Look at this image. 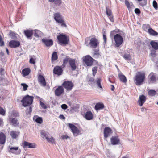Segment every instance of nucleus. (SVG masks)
<instances>
[{"mask_svg":"<svg viewBox=\"0 0 158 158\" xmlns=\"http://www.w3.org/2000/svg\"><path fill=\"white\" fill-rule=\"evenodd\" d=\"M69 64L72 71H74L76 69L77 66L75 63V59H70L69 61Z\"/></svg>","mask_w":158,"mask_h":158,"instance_id":"14","label":"nucleus"},{"mask_svg":"<svg viewBox=\"0 0 158 158\" xmlns=\"http://www.w3.org/2000/svg\"><path fill=\"white\" fill-rule=\"evenodd\" d=\"M30 58L29 62L31 64H35V61L36 60V58L35 56H29Z\"/></svg>","mask_w":158,"mask_h":158,"instance_id":"39","label":"nucleus"},{"mask_svg":"<svg viewBox=\"0 0 158 158\" xmlns=\"http://www.w3.org/2000/svg\"><path fill=\"white\" fill-rule=\"evenodd\" d=\"M112 133L111 129L108 127H106L104 131V136L106 139Z\"/></svg>","mask_w":158,"mask_h":158,"instance_id":"18","label":"nucleus"},{"mask_svg":"<svg viewBox=\"0 0 158 158\" xmlns=\"http://www.w3.org/2000/svg\"><path fill=\"white\" fill-rule=\"evenodd\" d=\"M68 126L71 130L74 136H77L79 134V130L74 125L69 123L68 124Z\"/></svg>","mask_w":158,"mask_h":158,"instance_id":"8","label":"nucleus"},{"mask_svg":"<svg viewBox=\"0 0 158 158\" xmlns=\"http://www.w3.org/2000/svg\"><path fill=\"white\" fill-rule=\"evenodd\" d=\"M111 90L112 91H113L114 89V87L113 85H111Z\"/></svg>","mask_w":158,"mask_h":158,"instance_id":"61","label":"nucleus"},{"mask_svg":"<svg viewBox=\"0 0 158 158\" xmlns=\"http://www.w3.org/2000/svg\"><path fill=\"white\" fill-rule=\"evenodd\" d=\"M23 147L25 148L28 147L29 148H32L36 147V144L33 143H30L26 141H24L23 143Z\"/></svg>","mask_w":158,"mask_h":158,"instance_id":"12","label":"nucleus"},{"mask_svg":"<svg viewBox=\"0 0 158 158\" xmlns=\"http://www.w3.org/2000/svg\"><path fill=\"white\" fill-rule=\"evenodd\" d=\"M34 97L33 96L27 95L23 98L21 101L22 105L24 107H26L31 105L33 102Z\"/></svg>","mask_w":158,"mask_h":158,"instance_id":"3","label":"nucleus"},{"mask_svg":"<svg viewBox=\"0 0 158 158\" xmlns=\"http://www.w3.org/2000/svg\"><path fill=\"white\" fill-rule=\"evenodd\" d=\"M116 32V31H111L110 33V36L111 37L113 36L114 35V36Z\"/></svg>","mask_w":158,"mask_h":158,"instance_id":"56","label":"nucleus"},{"mask_svg":"<svg viewBox=\"0 0 158 158\" xmlns=\"http://www.w3.org/2000/svg\"><path fill=\"white\" fill-rule=\"evenodd\" d=\"M101 80L99 78H97L95 81V83L96 84V85L98 88L102 89V88L101 84Z\"/></svg>","mask_w":158,"mask_h":158,"instance_id":"35","label":"nucleus"},{"mask_svg":"<svg viewBox=\"0 0 158 158\" xmlns=\"http://www.w3.org/2000/svg\"><path fill=\"white\" fill-rule=\"evenodd\" d=\"M63 85L67 90H70L73 86V84L71 81H66L63 83Z\"/></svg>","mask_w":158,"mask_h":158,"instance_id":"10","label":"nucleus"},{"mask_svg":"<svg viewBox=\"0 0 158 158\" xmlns=\"http://www.w3.org/2000/svg\"><path fill=\"white\" fill-rule=\"evenodd\" d=\"M106 14L109 18L110 20L112 22H113L114 20L111 10L108 9L106 7Z\"/></svg>","mask_w":158,"mask_h":158,"instance_id":"24","label":"nucleus"},{"mask_svg":"<svg viewBox=\"0 0 158 158\" xmlns=\"http://www.w3.org/2000/svg\"><path fill=\"white\" fill-rule=\"evenodd\" d=\"M41 134L42 137L45 138L47 140L49 143H55V139L52 136L49 137V133L47 131H42Z\"/></svg>","mask_w":158,"mask_h":158,"instance_id":"5","label":"nucleus"},{"mask_svg":"<svg viewBox=\"0 0 158 158\" xmlns=\"http://www.w3.org/2000/svg\"><path fill=\"white\" fill-rule=\"evenodd\" d=\"M114 39L115 42V45L117 47H119L123 43V39L122 36L118 34H116L114 35Z\"/></svg>","mask_w":158,"mask_h":158,"instance_id":"7","label":"nucleus"},{"mask_svg":"<svg viewBox=\"0 0 158 158\" xmlns=\"http://www.w3.org/2000/svg\"><path fill=\"white\" fill-rule=\"evenodd\" d=\"M145 78V74L144 73L138 72L134 77V79L135 84L137 85H139L143 84Z\"/></svg>","mask_w":158,"mask_h":158,"instance_id":"2","label":"nucleus"},{"mask_svg":"<svg viewBox=\"0 0 158 158\" xmlns=\"http://www.w3.org/2000/svg\"><path fill=\"white\" fill-rule=\"evenodd\" d=\"M123 57L126 60H130L131 59V56L129 53H125Z\"/></svg>","mask_w":158,"mask_h":158,"instance_id":"37","label":"nucleus"},{"mask_svg":"<svg viewBox=\"0 0 158 158\" xmlns=\"http://www.w3.org/2000/svg\"><path fill=\"white\" fill-rule=\"evenodd\" d=\"M6 137L2 132L0 133V144H4L5 142Z\"/></svg>","mask_w":158,"mask_h":158,"instance_id":"27","label":"nucleus"},{"mask_svg":"<svg viewBox=\"0 0 158 158\" xmlns=\"http://www.w3.org/2000/svg\"><path fill=\"white\" fill-rule=\"evenodd\" d=\"M21 85L23 87V90L24 91H25L27 89V88L28 87V86L26 84H21Z\"/></svg>","mask_w":158,"mask_h":158,"instance_id":"50","label":"nucleus"},{"mask_svg":"<svg viewBox=\"0 0 158 158\" xmlns=\"http://www.w3.org/2000/svg\"><path fill=\"white\" fill-rule=\"evenodd\" d=\"M30 70L29 68H25L22 71V73L24 76L28 75L30 73Z\"/></svg>","mask_w":158,"mask_h":158,"instance_id":"31","label":"nucleus"},{"mask_svg":"<svg viewBox=\"0 0 158 158\" xmlns=\"http://www.w3.org/2000/svg\"><path fill=\"white\" fill-rule=\"evenodd\" d=\"M58 58V56L57 52H54L52 56V61L56 60Z\"/></svg>","mask_w":158,"mask_h":158,"instance_id":"38","label":"nucleus"},{"mask_svg":"<svg viewBox=\"0 0 158 158\" xmlns=\"http://www.w3.org/2000/svg\"><path fill=\"white\" fill-rule=\"evenodd\" d=\"M147 4V3L146 2L144 1L143 3H140V5L142 6H145Z\"/></svg>","mask_w":158,"mask_h":158,"instance_id":"60","label":"nucleus"},{"mask_svg":"<svg viewBox=\"0 0 158 158\" xmlns=\"http://www.w3.org/2000/svg\"><path fill=\"white\" fill-rule=\"evenodd\" d=\"M156 94V91L154 90H150L148 92V94L151 96H155Z\"/></svg>","mask_w":158,"mask_h":158,"instance_id":"40","label":"nucleus"},{"mask_svg":"<svg viewBox=\"0 0 158 158\" xmlns=\"http://www.w3.org/2000/svg\"><path fill=\"white\" fill-rule=\"evenodd\" d=\"M57 23L60 24L62 27H67V26L64 21L63 19L60 20Z\"/></svg>","mask_w":158,"mask_h":158,"instance_id":"41","label":"nucleus"},{"mask_svg":"<svg viewBox=\"0 0 158 158\" xmlns=\"http://www.w3.org/2000/svg\"><path fill=\"white\" fill-rule=\"evenodd\" d=\"M118 77L121 81L123 83H126L127 82V79L126 77L122 73H118Z\"/></svg>","mask_w":158,"mask_h":158,"instance_id":"28","label":"nucleus"},{"mask_svg":"<svg viewBox=\"0 0 158 158\" xmlns=\"http://www.w3.org/2000/svg\"><path fill=\"white\" fill-rule=\"evenodd\" d=\"M59 117L60 119H65V117L62 114L60 115L59 116Z\"/></svg>","mask_w":158,"mask_h":158,"instance_id":"59","label":"nucleus"},{"mask_svg":"<svg viewBox=\"0 0 158 158\" xmlns=\"http://www.w3.org/2000/svg\"><path fill=\"white\" fill-rule=\"evenodd\" d=\"M151 54L152 56L154 57L156 56V54L155 51H152L151 52Z\"/></svg>","mask_w":158,"mask_h":158,"instance_id":"57","label":"nucleus"},{"mask_svg":"<svg viewBox=\"0 0 158 158\" xmlns=\"http://www.w3.org/2000/svg\"><path fill=\"white\" fill-rule=\"evenodd\" d=\"M57 39L60 43L66 45L68 43V39L64 34H60L57 36Z\"/></svg>","mask_w":158,"mask_h":158,"instance_id":"6","label":"nucleus"},{"mask_svg":"<svg viewBox=\"0 0 158 158\" xmlns=\"http://www.w3.org/2000/svg\"><path fill=\"white\" fill-rule=\"evenodd\" d=\"M3 123L2 119V118H0V126Z\"/></svg>","mask_w":158,"mask_h":158,"instance_id":"62","label":"nucleus"},{"mask_svg":"<svg viewBox=\"0 0 158 158\" xmlns=\"http://www.w3.org/2000/svg\"><path fill=\"white\" fill-rule=\"evenodd\" d=\"M42 119L41 118L38 117L36 118L35 121L39 123H41L42 122Z\"/></svg>","mask_w":158,"mask_h":158,"instance_id":"47","label":"nucleus"},{"mask_svg":"<svg viewBox=\"0 0 158 158\" xmlns=\"http://www.w3.org/2000/svg\"><path fill=\"white\" fill-rule=\"evenodd\" d=\"M24 33L27 38L31 39L33 32L32 30H27L24 31Z\"/></svg>","mask_w":158,"mask_h":158,"instance_id":"22","label":"nucleus"},{"mask_svg":"<svg viewBox=\"0 0 158 158\" xmlns=\"http://www.w3.org/2000/svg\"><path fill=\"white\" fill-rule=\"evenodd\" d=\"M19 134V132L14 131H11L10 135L11 137L13 139L17 138Z\"/></svg>","mask_w":158,"mask_h":158,"instance_id":"29","label":"nucleus"},{"mask_svg":"<svg viewBox=\"0 0 158 158\" xmlns=\"http://www.w3.org/2000/svg\"><path fill=\"white\" fill-rule=\"evenodd\" d=\"M40 105L41 107L44 109H46L47 108L46 105L41 101H40Z\"/></svg>","mask_w":158,"mask_h":158,"instance_id":"44","label":"nucleus"},{"mask_svg":"<svg viewBox=\"0 0 158 158\" xmlns=\"http://www.w3.org/2000/svg\"><path fill=\"white\" fill-rule=\"evenodd\" d=\"M20 43L17 41L11 40L9 43V46L12 48H15L19 46Z\"/></svg>","mask_w":158,"mask_h":158,"instance_id":"15","label":"nucleus"},{"mask_svg":"<svg viewBox=\"0 0 158 158\" xmlns=\"http://www.w3.org/2000/svg\"><path fill=\"white\" fill-rule=\"evenodd\" d=\"M9 152L16 155L20 154L21 152V150L18 148V147H11L10 148Z\"/></svg>","mask_w":158,"mask_h":158,"instance_id":"11","label":"nucleus"},{"mask_svg":"<svg viewBox=\"0 0 158 158\" xmlns=\"http://www.w3.org/2000/svg\"><path fill=\"white\" fill-rule=\"evenodd\" d=\"M70 59H72V58H70L69 57H66L63 60V63L64 64H66L67 62L69 63V61L70 60Z\"/></svg>","mask_w":158,"mask_h":158,"instance_id":"45","label":"nucleus"},{"mask_svg":"<svg viewBox=\"0 0 158 158\" xmlns=\"http://www.w3.org/2000/svg\"><path fill=\"white\" fill-rule=\"evenodd\" d=\"M148 32L150 34L153 36H156L158 35L157 32L152 28L149 29L148 30Z\"/></svg>","mask_w":158,"mask_h":158,"instance_id":"32","label":"nucleus"},{"mask_svg":"<svg viewBox=\"0 0 158 158\" xmlns=\"http://www.w3.org/2000/svg\"><path fill=\"white\" fill-rule=\"evenodd\" d=\"M62 69L59 66L55 67L53 70V73L56 74L58 75H61L62 72Z\"/></svg>","mask_w":158,"mask_h":158,"instance_id":"20","label":"nucleus"},{"mask_svg":"<svg viewBox=\"0 0 158 158\" xmlns=\"http://www.w3.org/2000/svg\"><path fill=\"white\" fill-rule=\"evenodd\" d=\"M32 111V107L31 106H29L27 109L26 113L27 114H28V113H30Z\"/></svg>","mask_w":158,"mask_h":158,"instance_id":"51","label":"nucleus"},{"mask_svg":"<svg viewBox=\"0 0 158 158\" xmlns=\"http://www.w3.org/2000/svg\"><path fill=\"white\" fill-rule=\"evenodd\" d=\"M125 5L127 6V7L128 8V9H130L131 8H132L133 6V4L132 3H130L129 2L127 1L126 0L125 1Z\"/></svg>","mask_w":158,"mask_h":158,"instance_id":"34","label":"nucleus"},{"mask_svg":"<svg viewBox=\"0 0 158 158\" xmlns=\"http://www.w3.org/2000/svg\"><path fill=\"white\" fill-rule=\"evenodd\" d=\"M99 53L98 52H95L94 53L93 57L95 58H98L100 56Z\"/></svg>","mask_w":158,"mask_h":158,"instance_id":"43","label":"nucleus"},{"mask_svg":"<svg viewBox=\"0 0 158 158\" xmlns=\"http://www.w3.org/2000/svg\"><path fill=\"white\" fill-rule=\"evenodd\" d=\"M61 137L63 139H67L68 138H69V137L66 135H63Z\"/></svg>","mask_w":158,"mask_h":158,"instance_id":"58","label":"nucleus"},{"mask_svg":"<svg viewBox=\"0 0 158 158\" xmlns=\"http://www.w3.org/2000/svg\"><path fill=\"white\" fill-rule=\"evenodd\" d=\"M135 12L137 14H139L141 13L140 10L138 8H136L135 10Z\"/></svg>","mask_w":158,"mask_h":158,"instance_id":"54","label":"nucleus"},{"mask_svg":"<svg viewBox=\"0 0 158 158\" xmlns=\"http://www.w3.org/2000/svg\"><path fill=\"white\" fill-rule=\"evenodd\" d=\"M19 116L18 113H13L11 115L9 116V120L11 125L17 127L19 124V122L15 118H13L12 116L17 117Z\"/></svg>","mask_w":158,"mask_h":158,"instance_id":"4","label":"nucleus"},{"mask_svg":"<svg viewBox=\"0 0 158 158\" xmlns=\"http://www.w3.org/2000/svg\"><path fill=\"white\" fill-rule=\"evenodd\" d=\"M89 81H90L92 82H94V79L92 78H90V79H89Z\"/></svg>","mask_w":158,"mask_h":158,"instance_id":"63","label":"nucleus"},{"mask_svg":"<svg viewBox=\"0 0 158 158\" xmlns=\"http://www.w3.org/2000/svg\"><path fill=\"white\" fill-rule=\"evenodd\" d=\"M111 143L113 145H116L119 143V139L118 137H112L110 139Z\"/></svg>","mask_w":158,"mask_h":158,"instance_id":"25","label":"nucleus"},{"mask_svg":"<svg viewBox=\"0 0 158 158\" xmlns=\"http://www.w3.org/2000/svg\"><path fill=\"white\" fill-rule=\"evenodd\" d=\"M63 92L64 88L61 86H59L55 91V95L57 96H60Z\"/></svg>","mask_w":158,"mask_h":158,"instance_id":"16","label":"nucleus"},{"mask_svg":"<svg viewBox=\"0 0 158 158\" xmlns=\"http://www.w3.org/2000/svg\"><path fill=\"white\" fill-rule=\"evenodd\" d=\"M97 68L96 67H94L92 68V71L93 72V75L94 76L97 73Z\"/></svg>","mask_w":158,"mask_h":158,"instance_id":"46","label":"nucleus"},{"mask_svg":"<svg viewBox=\"0 0 158 158\" xmlns=\"http://www.w3.org/2000/svg\"><path fill=\"white\" fill-rule=\"evenodd\" d=\"M55 3L56 5H59L61 3V0H55Z\"/></svg>","mask_w":158,"mask_h":158,"instance_id":"52","label":"nucleus"},{"mask_svg":"<svg viewBox=\"0 0 158 158\" xmlns=\"http://www.w3.org/2000/svg\"><path fill=\"white\" fill-rule=\"evenodd\" d=\"M93 59L89 55L85 56L83 59V61L88 66H91L93 64Z\"/></svg>","mask_w":158,"mask_h":158,"instance_id":"9","label":"nucleus"},{"mask_svg":"<svg viewBox=\"0 0 158 158\" xmlns=\"http://www.w3.org/2000/svg\"><path fill=\"white\" fill-rule=\"evenodd\" d=\"M150 45L155 50H158V43L152 41L150 42Z\"/></svg>","mask_w":158,"mask_h":158,"instance_id":"30","label":"nucleus"},{"mask_svg":"<svg viewBox=\"0 0 158 158\" xmlns=\"http://www.w3.org/2000/svg\"><path fill=\"white\" fill-rule=\"evenodd\" d=\"M85 118L88 120H90L92 119L93 115L92 113L90 111H88L86 112L85 114Z\"/></svg>","mask_w":158,"mask_h":158,"instance_id":"26","label":"nucleus"},{"mask_svg":"<svg viewBox=\"0 0 158 158\" xmlns=\"http://www.w3.org/2000/svg\"><path fill=\"white\" fill-rule=\"evenodd\" d=\"M103 39L104 40V43H106V36L105 34L104 33H103Z\"/></svg>","mask_w":158,"mask_h":158,"instance_id":"55","label":"nucleus"},{"mask_svg":"<svg viewBox=\"0 0 158 158\" xmlns=\"http://www.w3.org/2000/svg\"><path fill=\"white\" fill-rule=\"evenodd\" d=\"M10 36L11 39H15L17 37L16 36V34L13 32H10L9 34Z\"/></svg>","mask_w":158,"mask_h":158,"instance_id":"42","label":"nucleus"},{"mask_svg":"<svg viewBox=\"0 0 158 158\" xmlns=\"http://www.w3.org/2000/svg\"><path fill=\"white\" fill-rule=\"evenodd\" d=\"M104 108V105L102 103H97L95 106V108L96 110H99L102 109Z\"/></svg>","mask_w":158,"mask_h":158,"instance_id":"33","label":"nucleus"},{"mask_svg":"<svg viewBox=\"0 0 158 158\" xmlns=\"http://www.w3.org/2000/svg\"><path fill=\"white\" fill-rule=\"evenodd\" d=\"M61 108L64 109V110H66L67 109V108H68V106H67L65 104H62L61 105Z\"/></svg>","mask_w":158,"mask_h":158,"instance_id":"53","label":"nucleus"},{"mask_svg":"<svg viewBox=\"0 0 158 158\" xmlns=\"http://www.w3.org/2000/svg\"><path fill=\"white\" fill-rule=\"evenodd\" d=\"M148 78L150 83H153L155 82L156 80L155 74L152 73H151L148 75Z\"/></svg>","mask_w":158,"mask_h":158,"instance_id":"17","label":"nucleus"},{"mask_svg":"<svg viewBox=\"0 0 158 158\" xmlns=\"http://www.w3.org/2000/svg\"><path fill=\"white\" fill-rule=\"evenodd\" d=\"M153 6L154 8L156 10L158 9V5L157 3L155 0L153 1Z\"/></svg>","mask_w":158,"mask_h":158,"instance_id":"48","label":"nucleus"},{"mask_svg":"<svg viewBox=\"0 0 158 158\" xmlns=\"http://www.w3.org/2000/svg\"><path fill=\"white\" fill-rule=\"evenodd\" d=\"M42 41L47 47H50L53 44V41L52 40L43 39Z\"/></svg>","mask_w":158,"mask_h":158,"instance_id":"21","label":"nucleus"},{"mask_svg":"<svg viewBox=\"0 0 158 158\" xmlns=\"http://www.w3.org/2000/svg\"><path fill=\"white\" fill-rule=\"evenodd\" d=\"M143 27H149V25H143Z\"/></svg>","mask_w":158,"mask_h":158,"instance_id":"64","label":"nucleus"},{"mask_svg":"<svg viewBox=\"0 0 158 158\" xmlns=\"http://www.w3.org/2000/svg\"><path fill=\"white\" fill-rule=\"evenodd\" d=\"M38 79L39 84L41 86L44 87L46 85L45 79L43 76L40 75L38 77Z\"/></svg>","mask_w":158,"mask_h":158,"instance_id":"13","label":"nucleus"},{"mask_svg":"<svg viewBox=\"0 0 158 158\" xmlns=\"http://www.w3.org/2000/svg\"><path fill=\"white\" fill-rule=\"evenodd\" d=\"M34 36L35 37H39L42 34L41 31L37 30H35L34 31Z\"/></svg>","mask_w":158,"mask_h":158,"instance_id":"36","label":"nucleus"},{"mask_svg":"<svg viewBox=\"0 0 158 158\" xmlns=\"http://www.w3.org/2000/svg\"><path fill=\"white\" fill-rule=\"evenodd\" d=\"M0 114L2 115H4L5 114V111L0 106Z\"/></svg>","mask_w":158,"mask_h":158,"instance_id":"49","label":"nucleus"},{"mask_svg":"<svg viewBox=\"0 0 158 158\" xmlns=\"http://www.w3.org/2000/svg\"><path fill=\"white\" fill-rule=\"evenodd\" d=\"M146 100V97L144 95H140L139 97V99L138 100V103L140 106H142L145 102Z\"/></svg>","mask_w":158,"mask_h":158,"instance_id":"19","label":"nucleus"},{"mask_svg":"<svg viewBox=\"0 0 158 158\" xmlns=\"http://www.w3.org/2000/svg\"><path fill=\"white\" fill-rule=\"evenodd\" d=\"M90 37H89L85 39V44L87 46L89 44L92 48H96L99 44L98 40L95 37L92 38L90 40Z\"/></svg>","mask_w":158,"mask_h":158,"instance_id":"1","label":"nucleus"},{"mask_svg":"<svg viewBox=\"0 0 158 158\" xmlns=\"http://www.w3.org/2000/svg\"><path fill=\"white\" fill-rule=\"evenodd\" d=\"M54 19L57 23L60 20L63 19L62 16L60 15L59 13H56L54 14Z\"/></svg>","mask_w":158,"mask_h":158,"instance_id":"23","label":"nucleus"}]
</instances>
